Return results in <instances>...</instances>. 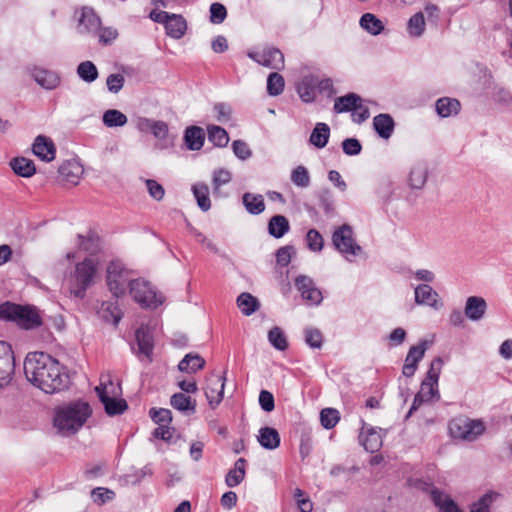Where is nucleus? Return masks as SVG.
<instances>
[{
    "label": "nucleus",
    "mask_w": 512,
    "mask_h": 512,
    "mask_svg": "<svg viewBox=\"0 0 512 512\" xmlns=\"http://www.w3.org/2000/svg\"><path fill=\"white\" fill-rule=\"evenodd\" d=\"M27 380L47 394L58 393L70 385L65 368L52 356L44 352L28 353L24 360Z\"/></svg>",
    "instance_id": "f257e3e1"
},
{
    "label": "nucleus",
    "mask_w": 512,
    "mask_h": 512,
    "mask_svg": "<svg viewBox=\"0 0 512 512\" xmlns=\"http://www.w3.org/2000/svg\"><path fill=\"white\" fill-rule=\"evenodd\" d=\"M131 272L120 261H112L106 271V282L110 292L116 298L125 295L127 287L132 298L144 308H157L164 297L157 293L150 282L144 279H132Z\"/></svg>",
    "instance_id": "f03ea898"
},
{
    "label": "nucleus",
    "mask_w": 512,
    "mask_h": 512,
    "mask_svg": "<svg viewBox=\"0 0 512 512\" xmlns=\"http://www.w3.org/2000/svg\"><path fill=\"white\" fill-rule=\"evenodd\" d=\"M92 410L88 403L75 401L55 410L54 426L63 435L75 434L90 417Z\"/></svg>",
    "instance_id": "7ed1b4c3"
},
{
    "label": "nucleus",
    "mask_w": 512,
    "mask_h": 512,
    "mask_svg": "<svg viewBox=\"0 0 512 512\" xmlns=\"http://www.w3.org/2000/svg\"><path fill=\"white\" fill-rule=\"evenodd\" d=\"M0 319L14 321L24 329H33L41 325V318L35 307L10 302L0 305Z\"/></svg>",
    "instance_id": "20e7f679"
},
{
    "label": "nucleus",
    "mask_w": 512,
    "mask_h": 512,
    "mask_svg": "<svg viewBox=\"0 0 512 512\" xmlns=\"http://www.w3.org/2000/svg\"><path fill=\"white\" fill-rule=\"evenodd\" d=\"M96 274L97 267L92 259L86 258L78 263L69 279L70 293L77 298H84L87 289L93 285Z\"/></svg>",
    "instance_id": "39448f33"
},
{
    "label": "nucleus",
    "mask_w": 512,
    "mask_h": 512,
    "mask_svg": "<svg viewBox=\"0 0 512 512\" xmlns=\"http://www.w3.org/2000/svg\"><path fill=\"white\" fill-rule=\"evenodd\" d=\"M485 430V426L480 420H473L467 417H458L450 421L449 431L453 438L474 441Z\"/></svg>",
    "instance_id": "423d86ee"
},
{
    "label": "nucleus",
    "mask_w": 512,
    "mask_h": 512,
    "mask_svg": "<svg viewBox=\"0 0 512 512\" xmlns=\"http://www.w3.org/2000/svg\"><path fill=\"white\" fill-rule=\"evenodd\" d=\"M332 243L335 249L348 260L351 256L355 257L362 252L361 246L354 239L353 229L348 224H343L334 230Z\"/></svg>",
    "instance_id": "0eeeda50"
},
{
    "label": "nucleus",
    "mask_w": 512,
    "mask_h": 512,
    "mask_svg": "<svg viewBox=\"0 0 512 512\" xmlns=\"http://www.w3.org/2000/svg\"><path fill=\"white\" fill-rule=\"evenodd\" d=\"M15 374V357L12 347L0 341V389L7 387Z\"/></svg>",
    "instance_id": "6e6552de"
},
{
    "label": "nucleus",
    "mask_w": 512,
    "mask_h": 512,
    "mask_svg": "<svg viewBox=\"0 0 512 512\" xmlns=\"http://www.w3.org/2000/svg\"><path fill=\"white\" fill-rule=\"evenodd\" d=\"M108 385L112 387V381H108L107 384L101 383L99 386L95 388V391L101 403L104 405L105 412L109 416L120 415L127 410V402L124 399H116L114 397H110L109 392L107 390Z\"/></svg>",
    "instance_id": "1a4fd4ad"
},
{
    "label": "nucleus",
    "mask_w": 512,
    "mask_h": 512,
    "mask_svg": "<svg viewBox=\"0 0 512 512\" xmlns=\"http://www.w3.org/2000/svg\"><path fill=\"white\" fill-rule=\"evenodd\" d=\"M76 14H79L76 27L79 34L95 35L98 33L101 20L92 8L83 7L80 11H77Z\"/></svg>",
    "instance_id": "9d476101"
},
{
    "label": "nucleus",
    "mask_w": 512,
    "mask_h": 512,
    "mask_svg": "<svg viewBox=\"0 0 512 512\" xmlns=\"http://www.w3.org/2000/svg\"><path fill=\"white\" fill-rule=\"evenodd\" d=\"M248 56L258 64L273 70L284 68V55L277 48H267L262 52H249Z\"/></svg>",
    "instance_id": "9b49d317"
},
{
    "label": "nucleus",
    "mask_w": 512,
    "mask_h": 512,
    "mask_svg": "<svg viewBox=\"0 0 512 512\" xmlns=\"http://www.w3.org/2000/svg\"><path fill=\"white\" fill-rule=\"evenodd\" d=\"M225 380L224 376H213L208 379L205 396L212 409L217 407L223 399Z\"/></svg>",
    "instance_id": "f8f14e48"
},
{
    "label": "nucleus",
    "mask_w": 512,
    "mask_h": 512,
    "mask_svg": "<svg viewBox=\"0 0 512 512\" xmlns=\"http://www.w3.org/2000/svg\"><path fill=\"white\" fill-rule=\"evenodd\" d=\"M32 151L37 157L46 162L54 160L56 154V148L53 141L49 137L43 135H39L35 138Z\"/></svg>",
    "instance_id": "ddd939ff"
},
{
    "label": "nucleus",
    "mask_w": 512,
    "mask_h": 512,
    "mask_svg": "<svg viewBox=\"0 0 512 512\" xmlns=\"http://www.w3.org/2000/svg\"><path fill=\"white\" fill-rule=\"evenodd\" d=\"M415 302L418 305L430 306L439 309L442 304L439 303L438 293L428 284H420L415 288Z\"/></svg>",
    "instance_id": "4468645a"
},
{
    "label": "nucleus",
    "mask_w": 512,
    "mask_h": 512,
    "mask_svg": "<svg viewBox=\"0 0 512 512\" xmlns=\"http://www.w3.org/2000/svg\"><path fill=\"white\" fill-rule=\"evenodd\" d=\"M31 76L38 85L47 90H53L60 84V76L51 70L34 67Z\"/></svg>",
    "instance_id": "2eb2a0df"
},
{
    "label": "nucleus",
    "mask_w": 512,
    "mask_h": 512,
    "mask_svg": "<svg viewBox=\"0 0 512 512\" xmlns=\"http://www.w3.org/2000/svg\"><path fill=\"white\" fill-rule=\"evenodd\" d=\"M487 310V302L483 297L470 296L466 299L464 314L471 321L481 320Z\"/></svg>",
    "instance_id": "dca6fc26"
},
{
    "label": "nucleus",
    "mask_w": 512,
    "mask_h": 512,
    "mask_svg": "<svg viewBox=\"0 0 512 512\" xmlns=\"http://www.w3.org/2000/svg\"><path fill=\"white\" fill-rule=\"evenodd\" d=\"M167 36L181 39L187 31V22L181 14L171 13L164 25Z\"/></svg>",
    "instance_id": "f3484780"
},
{
    "label": "nucleus",
    "mask_w": 512,
    "mask_h": 512,
    "mask_svg": "<svg viewBox=\"0 0 512 512\" xmlns=\"http://www.w3.org/2000/svg\"><path fill=\"white\" fill-rule=\"evenodd\" d=\"M428 178V167L422 162L414 164L408 175V185L411 189L421 190Z\"/></svg>",
    "instance_id": "a211bd4d"
},
{
    "label": "nucleus",
    "mask_w": 512,
    "mask_h": 512,
    "mask_svg": "<svg viewBox=\"0 0 512 512\" xmlns=\"http://www.w3.org/2000/svg\"><path fill=\"white\" fill-rule=\"evenodd\" d=\"M318 79L312 75L303 77L296 86L297 93L301 100L306 103L314 101L316 93L315 87L317 86Z\"/></svg>",
    "instance_id": "6ab92c4d"
},
{
    "label": "nucleus",
    "mask_w": 512,
    "mask_h": 512,
    "mask_svg": "<svg viewBox=\"0 0 512 512\" xmlns=\"http://www.w3.org/2000/svg\"><path fill=\"white\" fill-rule=\"evenodd\" d=\"M135 338L138 345V353L150 359L154 348V341L148 327L141 326L138 328L135 332Z\"/></svg>",
    "instance_id": "aec40b11"
},
{
    "label": "nucleus",
    "mask_w": 512,
    "mask_h": 512,
    "mask_svg": "<svg viewBox=\"0 0 512 512\" xmlns=\"http://www.w3.org/2000/svg\"><path fill=\"white\" fill-rule=\"evenodd\" d=\"M59 176L63 181L71 184H77L78 180L83 173L81 165L75 161H67L59 166Z\"/></svg>",
    "instance_id": "412c9836"
},
{
    "label": "nucleus",
    "mask_w": 512,
    "mask_h": 512,
    "mask_svg": "<svg viewBox=\"0 0 512 512\" xmlns=\"http://www.w3.org/2000/svg\"><path fill=\"white\" fill-rule=\"evenodd\" d=\"M257 440L259 444L267 450H274L280 445V435L278 431L272 427L261 428Z\"/></svg>",
    "instance_id": "4be33fe9"
},
{
    "label": "nucleus",
    "mask_w": 512,
    "mask_h": 512,
    "mask_svg": "<svg viewBox=\"0 0 512 512\" xmlns=\"http://www.w3.org/2000/svg\"><path fill=\"white\" fill-rule=\"evenodd\" d=\"M394 120L389 114H379L373 119V127L383 139L391 137L394 130Z\"/></svg>",
    "instance_id": "5701e85b"
},
{
    "label": "nucleus",
    "mask_w": 512,
    "mask_h": 512,
    "mask_svg": "<svg viewBox=\"0 0 512 512\" xmlns=\"http://www.w3.org/2000/svg\"><path fill=\"white\" fill-rule=\"evenodd\" d=\"M205 366V360L199 354L188 353L179 362L178 369L181 372L194 374L199 370H202Z\"/></svg>",
    "instance_id": "b1692460"
},
{
    "label": "nucleus",
    "mask_w": 512,
    "mask_h": 512,
    "mask_svg": "<svg viewBox=\"0 0 512 512\" xmlns=\"http://www.w3.org/2000/svg\"><path fill=\"white\" fill-rule=\"evenodd\" d=\"M184 140L189 150H200L205 140L204 130L198 126L188 127L185 130Z\"/></svg>",
    "instance_id": "393cba45"
},
{
    "label": "nucleus",
    "mask_w": 512,
    "mask_h": 512,
    "mask_svg": "<svg viewBox=\"0 0 512 512\" xmlns=\"http://www.w3.org/2000/svg\"><path fill=\"white\" fill-rule=\"evenodd\" d=\"M330 137V128L326 123L319 122L315 125L309 138V142L316 148H324Z\"/></svg>",
    "instance_id": "a878e982"
},
{
    "label": "nucleus",
    "mask_w": 512,
    "mask_h": 512,
    "mask_svg": "<svg viewBox=\"0 0 512 512\" xmlns=\"http://www.w3.org/2000/svg\"><path fill=\"white\" fill-rule=\"evenodd\" d=\"M170 404L174 409L180 412L193 414L196 410V401L184 393H175L171 396Z\"/></svg>",
    "instance_id": "bb28decb"
},
{
    "label": "nucleus",
    "mask_w": 512,
    "mask_h": 512,
    "mask_svg": "<svg viewBox=\"0 0 512 512\" xmlns=\"http://www.w3.org/2000/svg\"><path fill=\"white\" fill-rule=\"evenodd\" d=\"M431 499L440 512H462L449 496L437 489L431 490Z\"/></svg>",
    "instance_id": "cd10ccee"
},
{
    "label": "nucleus",
    "mask_w": 512,
    "mask_h": 512,
    "mask_svg": "<svg viewBox=\"0 0 512 512\" xmlns=\"http://www.w3.org/2000/svg\"><path fill=\"white\" fill-rule=\"evenodd\" d=\"M245 466L246 460L244 458H239L235 462L234 468L225 477V483L228 487H236L244 480L246 474Z\"/></svg>",
    "instance_id": "c85d7f7f"
},
{
    "label": "nucleus",
    "mask_w": 512,
    "mask_h": 512,
    "mask_svg": "<svg viewBox=\"0 0 512 512\" xmlns=\"http://www.w3.org/2000/svg\"><path fill=\"white\" fill-rule=\"evenodd\" d=\"M361 28L371 35H379L384 30L383 22L372 13H365L360 18Z\"/></svg>",
    "instance_id": "c756f323"
},
{
    "label": "nucleus",
    "mask_w": 512,
    "mask_h": 512,
    "mask_svg": "<svg viewBox=\"0 0 512 512\" xmlns=\"http://www.w3.org/2000/svg\"><path fill=\"white\" fill-rule=\"evenodd\" d=\"M290 225L283 215L273 216L268 223L269 234L275 238L283 237L289 231Z\"/></svg>",
    "instance_id": "7c9ffc66"
},
{
    "label": "nucleus",
    "mask_w": 512,
    "mask_h": 512,
    "mask_svg": "<svg viewBox=\"0 0 512 512\" xmlns=\"http://www.w3.org/2000/svg\"><path fill=\"white\" fill-rule=\"evenodd\" d=\"M13 171L21 177H31L35 174L36 168L32 160L23 157L14 158L10 162Z\"/></svg>",
    "instance_id": "2f4dec72"
},
{
    "label": "nucleus",
    "mask_w": 512,
    "mask_h": 512,
    "mask_svg": "<svg viewBox=\"0 0 512 512\" xmlns=\"http://www.w3.org/2000/svg\"><path fill=\"white\" fill-rule=\"evenodd\" d=\"M242 200L246 210L250 214L258 215L265 209L264 199L260 194L245 193Z\"/></svg>",
    "instance_id": "473e14b6"
},
{
    "label": "nucleus",
    "mask_w": 512,
    "mask_h": 512,
    "mask_svg": "<svg viewBox=\"0 0 512 512\" xmlns=\"http://www.w3.org/2000/svg\"><path fill=\"white\" fill-rule=\"evenodd\" d=\"M359 438L365 450L370 453L378 451L382 445L381 436L374 429H370L367 434L362 431Z\"/></svg>",
    "instance_id": "72a5a7b5"
},
{
    "label": "nucleus",
    "mask_w": 512,
    "mask_h": 512,
    "mask_svg": "<svg viewBox=\"0 0 512 512\" xmlns=\"http://www.w3.org/2000/svg\"><path fill=\"white\" fill-rule=\"evenodd\" d=\"M460 109V102L451 98H440L436 102V111L441 117H449L457 114Z\"/></svg>",
    "instance_id": "f704fd0d"
},
{
    "label": "nucleus",
    "mask_w": 512,
    "mask_h": 512,
    "mask_svg": "<svg viewBox=\"0 0 512 512\" xmlns=\"http://www.w3.org/2000/svg\"><path fill=\"white\" fill-rule=\"evenodd\" d=\"M237 305L242 313L249 316L259 309V302L250 293H241L237 298Z\"/></svg>",
    "instance_id": "c9c22d12"
},
{
    "label": "nucleus",
    "mask_w": 512,
    "mask_h": 512,
    "mask_svg": "<svg viewBox=\"0 0 512 512\" xmlns=\"http://www.w3.org/2000/svg\"><path fill=\"white\" fill-rule=\"evenodd\" d=\"M361 98L355 93H349L345 96H341L335 99L334 111L336 113H344L353 111L357 102H360Z\"/></svg>",
    "instance_id": "e433bc0d"
},
{
    "label": "nucleus",
    "mask_w": 512,
    "mask_h": 512,
    "mask_svg": "<svg viewBox=\"0 0 512 512\" xmlns=\"http://www.w3.org/2000/svg\"><path fill=\"white\" fill-rule=\"evenodd\" d=\"M208 140L215 146L225 147L229 142V135L227 131L217 125H209L207 127Z\"/></svg>",
    "instance_id": "4c0bfd02"
},
{
    "label": "nucleus",
    "mask_w": 512,
    "mask_h": 512,
    "mask_svg": "<svg viewBox=\"0 0 512 512\" xmlns=\"http://www.w3.org/2000/svg\"><path fill=\"white\" fill-rule=\"evenodd\" d=\"M192 191L199 208L203 211H208L211 207L208 186L204 183H198L193 185Z\"/></svg>",
    "instance_id": "58836bf2"
},
{
    "label": "nucleus",
    "mask_w": 512,
    "mask_h": 512,
    "mask_svg": "<svg viewBox=\"0 0 512 512\" xmlns=\"http://www.w3.org/2000/svg\"><path fill=\"white\" fill-rule=\"evenodd\" d=\"M103 123L107 127H122L128 119L127 116L119 110L109 109L104 112L102 117Z\"/></svg>",
    "instance_id": "ea45409f"
},
{
    "label": "nucleus",
    "mask_w": 512,
    "mask_h": 512,
    "mask_svg": "<svg viewBox=\"0 0 512 512\" xmlns=\"http://www.w3.org/2000/svg\"><path fill=\"white\" fill-rule=\"evenodd\" d=\"M77 75L87 83L94 82L98 78L97 67L91 61L81 62L77 67Z\"/></svg>",
    "instance_id": "a19ab883"
},
{
    "label": "nucleus",
    "mask_w": 512,
    "mask_h": 512,
    "mask_svg": "<svg viewBox=\"0 0 512 512\" xmlns=\"http://www.w3.org/2000/svg\"><path fill=\"white\" fill-rule=\"evenodd\" d=\"M268 341L270 344L279 351H284L288 348V341L283 330L275 326L268 332Z\"/></svg>",
    "instance_id": "79ce46f5"
},
{
    "label": "nucleus",
    "mask_w": 512,
    "mask_h": 512,
    "mask_svg": "<svg viewBox=\"0 0 512 512\" xmlns=\"http://www.w3.org/2000/svg\"><path fill=\"white\" fill-rule=\"evenodd\" d=\"M408 33L413 37H420L425 30V19L422 12L415 13L408 21Z\"/></svg>",
    "instance_id": "37998d69"
},
{
    "label": "nucleus",
    "mask_w": 512,
    "mask_h": 512,
    "mask_svg": "<svg viewBox=\"0 0 512 512\" xmlns=\"http://www.w3.org/2000/svg\"><path fill=\"white\" fill-rule=\"evenodd\" d=\"M284 78L277 72L269 74L267 79V92L270 96H278L284 90Z\"/></svg>",
    "instance_id": "c03bdc74"
},
{
    "label": "nucleus",
    "mask_w": 512,
    "mask_h": 512,
    "mask_svg": "<svg viewBox=\"0 0 512 512\" xmlns=\"http://www.w3.org/2000/svg\"><path fill=\"white\" fill-rule=\"evenodd\" d=\"M427 350V342L422 341L418 345L410 347L408 354L405 358V363L418 366V363L423 359Z\"/></svg>",
    "instance_id": "a18cd8bd"
},
{
    "label": "nucleus",
    "mask_w": 512,
    "mask_h": 512,
    "mask_svg": "<svg viewBox=\"0 0 512 512\" xmlns=\"http://www.w3.org/2000/svg\"><path fill=\"white\" fill-rule=\"evenodd\" d=\"M141 125L142 127L150 129L153 135L158 139H165L168 135V125L163 121L145 119Z\"/></svg>",
    "instance_id": "49530a36"
},
{
    "label": "nucleus",
    "mask_w": 512,
    "mask_h": 512,
    "mask_svg": "<svg viewBox=\"0 0 512 512\" xmlns=\"http://www.w3.org/2000/svg\"><path fill=\"white\" fill-rule=\"evenodd\" d=\"M340 420V415L338 410L333 408H324L320 413V421L321 425L325 429H332L336 426L338 421Z\"/></svg>",
    "instance_id": "de8ad7c7"
},
{
    "label": "nucleus",
    "mask_w": 512,
    "mask_h": 512,
    "mask_svg": "<svg viewBox=\"0 0 512 512\" xmlns=\"http://www.w3.org/2000/svg\"><path fill=\"white\" fill-rule=\"evenodd\" d=\"M291 181L298 187H308L310 184L308 170L304 166H297L291 173Z\"/></svg>",
    "instance_id": "09e8293b"
},
{
    "label": "nucleus",
    "mask_w": 512,
    "mask_h": 512,
    "mask_svg": "<svg viewBox=\"0 0 512 512\" xmlns=\"http://www.w3.org/2000/svg\"><path fill=\"white\" fill-rule=\"evenodd\" d=\"M308 248L313 252H320L324 246V239L316 229H310L306 235Z\"/></svg>",
    "instance_id": "8fccbe9b"
},
{
    "label": "nucleus",
    "mask_w": 512,
    "mask_h": 512,
    "mask_svg": "<svg viewBox=\"0 0 512 512\" xmlns=\"http://www.w3.org/2000/svg\"><path fill=\"white\" fill-rule=\"evenodd\" d=\"M103 311V317L106 320H112L114 325H117L121 320L122 313L118 306L113 302H104L101 307Z\"/></svg>",
    "instance_id": "3c124183"
},
{
    "label": "nucleus",
    "mask_w": 512,
    "mask_h": 512,
    "mask_svg": "<svg viewBox=\"0 0 512 512\" xmlns=\"http://www.w3.org/2000/svg\"><path fill=\"white\" fill-rule=\"evenodd\" d=\"M443 364L444 362L441 357L434 358L430 364V368L427 372L426 378L423 381L430 382L432 384H438Z\"/></svg>",
    "instance_id": "603ef678"
},
{
    "label": "nucleus",
    "mask_w": 512,
    "mask_h": 512,
    "mask_svg": "<svg viewBox=\"0 0 512 512\" xmlns=\"http://www.w3.org/2000/svg\"><path fill=\"white\" fill-rule=\"evenodd\" d=\"M419 394H422L427 402L438 401L440 399L438 384H432L426 381H422Z\"/></svg>",
    "instance_id": "864d4df0"
},
{
    "label": "nucleus",
    "mask_w": 512,
    "mask_h": 512,
    "mask_svg": "<svg viewBox=\"0 0 512 512\" xmlns=\"http://www.w3.org/2000/svg\"><path fill=\"white\" fill-rule=\"evenodd\" d=\"M305 342L311 348H320L323 343L322 333L316 328H306L304 331Z\"/></svg>",
    "instance_id": "5fc2aeb1"
},
{
    "label": "nucleus",
    "mask_w": 512,
    "mask_h": 512,
    "mask_svg": "<svg viewBox=\"0 0 512 512\" xmlns=\"http://www.w3.org/2000/svg\"><path fill=\"white\" fill-rule=\"evenodd\" d=\"M227 16V10L221 3H213L210 6V21L214 24L222 23Z\"/></svg>",
    "instance_id": "6e6d98bb"
},
{
    "label": "nucleus",
    "mask_w": 512,
    "mask_h": 512,
    "mask_svg": "<svg viewBox=\"0 0 512 512\" xmlns=\"http://www.w3.org/2000/svg\"><path fill=\"white\" fill-rule=\"evenodd\" d=\"M150 416L152 420L159 425L169 424L172 421L171 411L165 408H160L158 410L152 408L150 410Z\"/></svg>",
    "instance_id": "4d7b16f0"
},
{
    "label": "nucleus",
    "mask_w": 512,
    "mask_h": 512,
    "mask_svg": "<svg viewBox=\"0 0 512 512\" xmlns=\"http://www.w3.org/2000/svg\"><path fill=\"white\" fill-rule=\"evenodd\" d=\"M232 179L231 173L226 169H219L213 173V188L219 190L222 185L229 183Z\"/></svg>",
    "instance_id": "13d9d810"
},
{
    "label": "nucleus",
    "mask_w": 512,
    "mask_h": 512,
    "mask_svg": "<svg viewBox=\"0 0 512 512\" xmlns=\"http://www.w3.org/2000/svg\"><path fill=\"white\" fill-rule=\"evenodd\" d=\"M496 494L488 493L483 495L477 502H475L470 512H489L490 505Z\"/></svg>",
    "instance_id": "bf43d9fd"
},
{
    "label": "nucleus",
    "mask_w": 512,
    "mask_h": 512,
    "mask_svg": "<svg viewBox=\"0 0 512 512\" xmlns=\"http://www.w3.org/2000/svg\"><path fill=\"white\" fill-rule=\"evenodd\" d=\"M232 149L235 156L240 160H246L252 155L248 144L242 140H235L232 143Z\"/></svg>",
    "instance_id": "052dcab7"
},
{
    "label": "nucleus",
    "mask_w": 512,
    "mask_h": 512,
    "mask_svg": "<svg viewBox=\"0 0 512 512\" xmlns=\"http://www.w3.org/2000/svg\"><path fill=\"white\" fill-rule=\"evenodd\" d=\"M92 496L94 498V502L101 505L112 500L115 497V493L107 488L97 487L92 490Z\"/></svg>",
    "instance_id": "680f3d73"
},
{
    "label": "nucleus",
    "mask_w": 512,
    "mask_h": 512,
    "mask_svg": "<svg viewBox=\"0 0 512 512\" xmlns=\"http://www.w3.org/2000/svg\"><path fill=\"white\" fill-rule=\"evenodd\" d=\"M124 76L121 74H111L107 77L106 85L109 92L117 94L124 86Z\"/></svg>",
    "instance_id": "e2e57ef3"
},
{
    "label": "nucleus",
    "mask_w": 512,
    "mask_h": 512,
    "mask_svg": "<svg viewBox=\"0 0 512 512\" xmlns=\"http://www.w3.org/2000/svg\"><path fill=\"white\" fill-rule=\"evenodd\" d=\"M146 187L150 194V196L156 201H160L163 199L165 195V190L161 184L153 179L146 180Z\"/></svg>",
    "instance_id": "0e129e2a"
},
{
    "label": "nucleus",
    "mask_w": 512,
    "mask_h": 512,
    "mask_svg": "<svg viewBox=\"0 0 512 512\" xmlns=\"http://www.w3.org/2000/svg\"><path fill=\"white\" fill-rule=\"evenodd\" d=\"M342 149L346 155L355 156L361 152L362 146L356 138H347L342 142Z\"/></svg>",
    "instance_id": "69168bd1"
},
{
    "label": "nucleus",
    "mask_w": 512,
    "mask_h": 512,
    "mask_svg": "<svg viewBox=\"0 0 512 512\" xmlns=\"http://www.w3.org/2000/svg\"><path fill=\"white\" fill-rule=\"evenodd\" d=\"M259 404L265 412H271L275 408L274 396L267 390H262L259 394Z\"/></svg>",
    "instance_id": "338daca9"
},
{
    "label": "nucleus",
    "mask_w": 512,
    "mask_h": 512,
    "mask_svg": "<svg viewBox=\"0 0 512 512\" xmlns=\"http://www.w3.org/2000/svg\"><path fill=\"white\" fill-rule=\"evenodd\" d=\"M370 117L369 109L364 106L361 101L357 102L355 108L352 111L353 121L361 124Z\"/></svg>",
    "instance_id": "774afa93"
}]
</instances>
